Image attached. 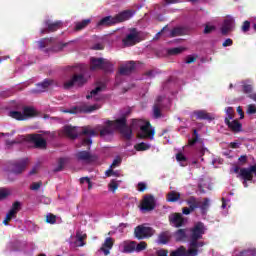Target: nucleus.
<instances>
[{
    "instance_id": "1",
    "label": "nucleus",
    "mask_w": 256,
    "mask_h": 256,
    "mask_svg": "<svg viewBox=\"0 0 256 256\" xmlns=\"http://www.w3.org/2000/svg\"><path fill=\"white\" fill-rule=\"evenodd\" d=\"M139 127V120L133 119L131 126H127V117L122 116L116 120H106L104 125L96 126L97 131H100V137H107V135H113L115 131H119L124 139H131L133 135V129Z\"/></svg>"
},
{
    "instance_id": "2",
    "label": "nucleus",
    "mask_w": 256,
    "mask_h": 256,
    "mask_svg": "<svg viewBox=\"0 0 256 256\" xmlns=\"http://www.w3.org/2000/svg\"><path fill=\"white\" fill-rule=\"evenodd\" d=\"M205 231H207V228L203 222H197L190 229L189 255H199V247L205 246V242L199 241L203 239Z\"/></svg>"
},
{
    "instance_id": "3",
    "label": "nucleus",
    "mask_w": 256,
    "mask_h": 256,
    "mask_svg": "<svg viewBox=\"0 0 256 256\" xmlns=\"http://www.w3.org/2000/svg\"><path fill=\"white\" fill-rule=\"evenodd\" d=\"M234 173H238L237 177L242 179V185L247 188L249 187L248 181H253V177H256V164L251 165L247 168H241L239 166L234 167Z\"/></svg>"
},
{
    "instance_id": "4",
    "label": "nucleus",
    "mask_w": 256,
    "mask_h": 256,
    "mask_svg": "<svg viewBox=\"0 0 256 256\" xmlns=\"http://www.w3.org/2000/svg\"><path fill=\"white\" fill-rule=\"evenodd\" d=\"M155 235V230L151 227H146L144 225H138L134 228V237L138 241H143V239H149Z\"/></svg>"
},
{
    "instance_id": "5",
    "label": "nucleus",
    "mask_w": 256,
    "mask_h": 256,
    "mask_svg": "<svg viewBox=\"0 0 256 256\" xmlns=\"http://www.w3.org/2000/svg\"><path fill=\"white\" fill-rule=\"evenodd\" d=\"M77 161L85 163L86 165H91L99 160V157L95 154H91L89 151H79L75 154Z\"/></svg>"
},
{
    "instance_id": "6",
    "label": "nucleus",
    "mask_w": 256,
    "mask_h": 256,
    "mask_svg": "<svg viewBox=\"0 0 256 256\" xmlns=\"http://www.w3.org/2000/svg\"><path fill=\"white\" fill-rule=\"evenodd\" d=\"M87 83V79L83 74H74L70 80L64 83V89H71V87H83Z\"/></svg>"
},
{
    "instance_id": "7",
    "label": "nucleus",
    "mask_w": 256,
    "mask_h": 256,
    "mask_svg": "<svg viewBox=\"0 0 256 256\" xmlns=\"http://www.w3.org/2000/svg\"><path fill=\"white\" fill-rule=\"evenodd\" d=\"M26 141L33 143L35 149H47V140L39 134H28L26 136Z\"/></svg>"
},
{
    "instance_id": "8",
    "label": "nucleus",
    "mask_w": 256,
    "mask_h": 256,
    "mask_svg": "<svg viewBox=\"0 0 256 256\" xmlns=\"http://www.w3.org/2000/svg\"><path fill=\"white\" fill-rule=\"evenodd\" d=\"M140 131V139H150V141H153L155 138V128L151 126L150 122H146V124L140 126Z\"/></svg>"
},
{
    "instance_id": "9",
    "label": "nucleus",
    "mask_w": 256,
    "mask_h": 256,
    "mask_svg": "<svg viewBox=\"0 0 256 256\" xmlns=\"http://www.w3.org/2000/svg\"><path fill=\"white\" fill-rule=\"evenodd\" d=\"M61 25H63V22L61 21H51V20H45L44 21V29L40 30L41 35H45L47 33H55V31H59L61 29Z\"/></svg>"
},
{
    "instance_id": "10",
    "label": "nucleus",
    "mask_w": 256,
    "mask_h": 256,
    "mask_svg": "<svg viewBox=\"0 0 256 256\" xmlns=\"http://www.w3.org/2000/svg\"><path fill=\"white\" fill-rule=\"evenodd\" d=\"M125 47H133L139 43V32L137 29L133 28L130 33L122 40Z\"/></svg>"
},
{
    "instance_id": "11",
    "label": "nucleus",
    "mask_w": 256,
    "mask_h": 256,
    "mask_svg": "<svg viewBox=\"0 0 256 256\" xmlns=\"http://www.w3.org/2000/svg\"><path fill=\"white\" fill-rule=\"evenodd\" d=\"M80 135H86V137H89V138H84L82 140V145L85 147L93 143V140H91V137H97V132L91 129V127L85 126L82 128V132L80 133Z\"/></svg>"
},
{
    "instance_id": "12",
    "label": "nucleus",
    "mask_w": 256,
    "mask_h": 256,
    "mask_svg": "<svg viewBox=\"0 0 256 256\" xmlns=\"http://www.w3.org/2000/svg\"><path fill=\"white\" fill-rule=\"evenodd\" d=\"M142 211H153L155 209V197L153 195H146L141 204Z\"/></svg>"
},
{
    "instance_id": "13",
    "label": "nucleus",
    "mask_w": 256,
    "mask_h": 256,
    "mask_svg": "<svg viewBox=\"0 0 256 256\" xmlns=\"http://www.w3.org/2000/svg\"><path fill=\"white\" fill-rule=\"evenodd\" d=\"M27 169V159H22L14 164H12V171L9 173H14V175H21L23 171Z\"/></svg>"
},
{
    "instance_id": "14",
    "label": "nucleus",
    "mask_w": 256,
    "mask_h": 256,
    "mask_svg": "<svg viewBox=\"0 0 256 256\" xmlns=\"http://www.w3.org/2000/svg\"><path fill=\"white\" fill-rule=\"evenodd\" d=\"M170 224L176 228L183 227L185 225V218L181 213H174L169 216Z\"/></svg>"
},
{
    "instance_id": "15",
    "label": "nucleus",
    "mask_w": 256,
    "mask_h": 256,
    "mask_svg": "<svg viewBox=\"0 0 256 256\" xmlns=\"http://www.w3.org/2000/svg\"><path fill=\"white\" fill-rule=\"evenodd\" d=\"M114 245H115V239L111 237H107L104 240V243L100 248V251H102V253H104L105 256H108L111 254V249H113Z\"/></svg>"
},
{
    "instance_id": "16",
    "label": "nucleus",
    "mask_w": 256,
    "mask_h": 256,
    "mask_svg": "<svg viewBox=\"0 0 256 256\" xmlns=\"http://www.w3.org/2000/svg\"><path fill=\"white\" fill-rule=\"evenodd\" d=\"M62 133H64L66 137H69V139H77V137H79L77 127L71 125L64 126L62 129Z\"/></svg>"
},
{
    "instance_id": "17",
    "label": "nucleus",
    "mask_w": 256,
    "mask_h": 256,
    "mask_svg": "<svg viewBox=\"0 0 256 256\" xmlns=\"http://www.w3.org/2000/svg\"><path fill=\"white\" fill-rule=\"evenodd\" d=\"M133 17V11L131 10H124L120 13H118L116 16H114V20L117 23H123V21H129Z\"/></svg>"
},
{
    "instance_id": "18",
    "label": "nucleus",
    "mask_w": 256,
    "mask_h": 256,
    "mask_svg": "<svg viewBox=\"0 0 256 256\" xmlns=\"http://www.w3.org/2000/svg\"><path fill=\"white\" fill-rule=\"evenodd\" d=\"M135 71V61H129L119 69L121 75H131Z\"/></svg>"
},
{
    "instance_id": "19",
    "label": "nucleus",
    "mask_w": 256,
    "mask_h": 256,
    "mask_svg": "<svg viewBox=\"0 0 256 256\" xmlns=\"http://www.w3.org/2000/svg\"><path fill=\"white\" fill-rule=\"evenodd\" d=\"M104 59L105 58L91 57L90 58V71H101Z\"/></svg>"
},
{
    "instance_id": "20",
    "label": "nucleus",
    "mask_w": 256,
    "mask_h": 256,
    "mask_svg": "<svg viewBox=\"0 0 256 256\" xmlns=\"http://www.w3.org/2000/svg\"><path fill=\"white\" fill-rule=\"evenodd\" d=\"M193 115L200 121H213V116L205 110H196L193 112Z\"/></svg>"
},
{
    "instance_id": "21",
    "label": "nucleus",
    "mask_w": 256,
    "mask_h": 256,
    "mask_svg": "<svg viewBox=\"0 0 256 256\" xmlns=\"http://www.w3.org/2000/svg\"><path fill=\"white\" fill-rule=\"evenodd\" d=\"M53 84L56 85L53 79H44L42 83L36 84L38 93H45Z\"/></svg>"
},
{
    "instance_id": "22",
    "label": "nucleus",
    "mask_w": 256,
    "mask_h": 256,
    "mask_svg": "<svg viewBox=\"0 0 256 256\" xmlns=\"http://www.w3.org/2000/svg\"><path fill=\"white\" fill-rule=\"evenodd\" d=\"M234 25H235V20L233 18L225 19L221 28L222 35H227V33H229V31L233 29Z\"/></svg>"
},
{
    "instance_id": "23",
    "label": "nucleus",
    "mask_w": 256,
    "mask_h": 256,
    "mask_svg": "<svg viewBox=\"0 0 256 256\" xmlns=\"http://www.w3.org/2000/svg\"><path fill=\"white\" fill-rule=\"evenodd\" d=\"M112 25H117L115 16H106L97 23L98 27H112Z\"/></svg>"
},
{
    "instance_id": "24",
    "label": "nucleus",
    "mask_w": 256,
    "mask_h": 256,
    "mask_svg": "<svg viewBox=\"0 0 256 256\" xmlns=\"http://www.w3.org/2000/svg\"><path fill=\"white\" fill-rule=\"evenodd\" d=\"M226 125L229 129H231V131H233L234 133H239V131H241V129H243V124H241V122H239V120H226Z\"/></svg>"
},
{
    "instance_id": "25",
    "label": "nucleus",
    "mask_w": 256,
    "mask_h": 256,
    "mask_svg": "<svg viewBox=\"0 0 256 256\" xmlns=\"http://www.w3.org/2000/svg\"><path fill=\"white\" fill-rule=\"evenodd\" d=\"M199 254H189V248H185V246H180L176 250L170 253V256H198Z\"/></svg>"
},
{
    "instance_id": "26",
    "label": "nucleus",
    "mask_w": 256,
    "mask_h": 256,
    "mask_svg": "<svg viewBox=\"0 0 256 256\" xmlns=\"http://www.w3.org/2000/svg\"><path fill=\"white\" fill-rule=\"evenodd\" d=\"M171 241V233L169 231L161 232L158 235L157 244L158 245H167Z\"/></svg>"
},
{
    "instance_id": "27",
    "label": "nucleus",
    "mask_w": 256,
    "mask_h": 256,
    "mask_svg": "<svg viewBox=\"0 0 256 256\" xmlns=\"http://www.w3.org/2000/svg\"><path fill=\"white\" fill-rule=\"evenodd\" d=\"M187 205L190 207L191 210L195 211V209H199V205H201V201L197 199L195 196H190L186 200Z\"/></svg>"
},
{
    "instance_id": "28",
    "label": "nucleus",
    "mask_w": 256,
    "mask_h": 256,
    "mask_svg": "<svg viewBox=\"0 0 256 256\" xmlns=\"http://www.w3.org/2000/svg\"><path fill=\"white\" fill-rule=\"evenodd\" d=\"M100 71H104V73H113V71H115L114 65L111 63V61L104 58Z\"/></svg>"
},
{
    "instance_id": "29",
    "label": "nucleus",
    "mask_w": 256,
    "mask_h": 256,
    "mask_svg": "<svg viewBox=\"0 0 256 256\" xmlns=\"http://www.w3.org/2000/svg\"><path fill=\"white\" fill-rule=\"evenodd\" d=\"M122 253H135V241L124 242Z\"/></svg>"
},
{
    "instance_id": "30",
    "label": "nucleus",
    "mask_w": 256,
    "mask_h": 256,
    "mask_svg": "<svg viewBox=\"0 0 256 256\" xmlns=\"http://www.w3.org/2000/svg\"><path fill=\"white\" fill-rule=\"evenodd\" d=\"M179 199H181V193L171 191L167 194V201L169 203H177Z\"/></svg>"
},
{
    "instance_id": "31",
    "label": "nucleus",
    "mask_w": 256,
    "mask_h": 256,
    "mask_svg": "<svg viewBox=\"0 0 256 256\" xmlns=\"http://www.w3.org/2000/svg\"><path fill=\"white\" fill-rule=\"evenodd\" d=\"M85 239H87V234L80 232L76 233V245L77 247H85Z\"/></svg>"
},
{
    "instance_id": "32",
    "label": "nucleus",
    "mask_w": 256,
    "mask_h": 256,
    "mask_svg": "<svg viewBox=\"0 0 256 256\" xmlns=\"http://www.w3.org/2000/svg\"><path fill=\"white\" fill-rule=\"evenodd\" d=\"M186 30L183 27H175L170 32V37H181L185 35Z\"/></svg>"
},
{
    "instance_id": "33",
    "label": "nucleus",
    "mask_w": 256,
    "mask_h": 256,
    "mask_svg": "<svg viewBox=\"0 0 256 256\" xmlns=\"http://www.w3.org/2000/svg\"><path fill=\"white\" fill-rule=\"evenodd\" d=\"M51 43H55V38H42L40 41H38L40 49H45V47H49Z\"/></svg>"
},
{
    "instance_id": "34",
    "label": "nucleus",
    "mask_w": 256,
    "mask_h": 256,
    "mask_svg": "<svg viewBox=\"0 0 256 256\" xmlns=\"http://www.w3.org/2000/svg\"><path fill=\"white\" fill-rule=\"evenodd\" d=\"M91 23V19H84L81 22H76L75 31H83Z\"/></svg>"
},
{
    "instance_id": "35",
    "label": "nucleus",
    "mask_w": 256,
    "mask_h": 256,
    "mask_svg": "<svg viewBox=\"0 0 256 256\" xmlns=\"http://www.w3.org/2000/svg\"><path fill=\"white\" fill-rule=\"evenodd\" d=\"M198 209H200L202 215H207V211L209 210V198H204L203 202H200Z\"/></svg>"
},
{
    "instance_id": "36",
    "label": "nucleus",
    "mask_w": 256,
    "mask_h": 256,
    "mask_svg": "<svg viewBox=\"0 0 256 256\" xmlns=\"http://www.w3.org/2000/svg\"><path fill=\"white\" fill-rule=\"evenodd\" d=\"M174 237L176 241H185V239H187V232L185 231V229H178L175 232Z\"/></svg>"
},
{
    "instance_id": "37",
    "label": "nucleus",
    "mask_w": 256,
    "mask_h": 256,
    "mask_svg": "<svg viewBox=\"0 0 256 256\" xmlns=\"http://www.w3.org/2000/svg\"><path fill=\"white\" fill-rule=\"evenodd\" d=\"M22 114L24 115V119H25L26 117H35L36 112L33 107L26 106L23 108Z\"/></svg>"
},
{
    "instance_id": "38",
    "label": "nucleus",
    "mask_w": 256,
    "mask_h": 256,
    "mask_svg": "<svg viewBox=\"0 0 256 256\" xmlns=\"http://www.w3.org/2000/svg\"><path fill=\"white\" fill-rule=\"evenodd\" d=\"M162 108L163 106H160V104H154L153 106L154 119H161V117H163V114L161 113Z\"/></svg>"
},
{
    "instance_id": "39",
    "label": "nucleus",
    "mask_w": 256,
    "mask_h": 256,
    "mask_svg": "<svg viewBox=\"0 0 256 256\" xmlns=\"http://www.w3.org/2000/svg\"><path fill=\"white\" fill-rule=\"evenodd\" d=\"M10 117L17 121H25V115H23L21 111H10Z\"/></svg>"
},
{
    "instance_id": "40",
    "label": "nucleus",
    "mask_w": 256,
    "mask_h": 256,
    "mask_svg": "<svg viewBox=\"0 0 256 256\" xmlns=\"http://www.w3.org/2000/svg\"><path fill=\"white\" fill-rule=\"evenodd\" d=\"M237 256H256V248H250L240 251Z\"/></svg>"
},
{
    "instance_id": "41",
    "label": "nucleus",
    "mask_w": 256,
    "mask_h": 256,
    "mask_svg": "<svg viewBox=\"0 0 256 256\" xmlns=\"http://www.w3.org/2000/svg\"><path fill=\"white\" fill-rule=\"evenodd\" d=\"M147 249V242L141 241L140 243H137L135 241V252L136 253H141V251H145Z\"/></svg>"
},
{
    "instance_id": "42",
    "label": "nucleus",
    "mask_w": 256,
    "mask_h": 256,
    "mask_svg": "<svg viewBox=\"0 0 256 256\" xmlns=\"http://www.w3.org/2000/svg\"><path fill=\"white\" fill-rule=\"evenodd\" d=\"M134 149H136V151H147L149 149H151V145L145 143V142H141L138 143L134 146Z\"/></svg>"
},
{
    "instance_id": "43",
    "label": "nucleus",
    "mask_w": 256,
    "mask_h": 256,
    "mask_svg": "<svg viewBox=\"0 0 256 256\" xmlns=\"http://www.w3.org/2000/svg\"><path fill=\"white\" fill-rule=\"evenodd\" d=\"M227 117L225 118L224 122L227 123V121H231L233 117H235V110L233 107H227L225 109Z\"/></svg>"
},
{
    "instance_id": "44",
    "label": "nucleus",
    "mask_w": 256,
    "mask_h": 256,
    "mask_svg": "<svg viewBox=\"0 0 256 256\" xmlns=\"http://www.w3.org/2000/svg\"><path fill=\"white\" fill-rule=\"evenodd\" d=\"M12 219H17V215L13 212H10V210L8 211V213L6 214V217L3 221V225H9V222L12 220Z\"/></svg>"
},
{
    "instance_id": "45",
    "label": "nucleus",
    "mask_w": 256,
    "mask_h": 256,
    "mask_svg": "<svg viewBox=\"0 0 256 256\" xmlns=\"http://www.w3.org/2000/svg\"><path fill=\"white\" fill-rule=\"evenodd\" d=\"M93 111H97V106L92 105V106H81L80 107L81 113H93Z\"/></svg>"
},
{
    "instance_id": "46",
    "label": "nucleus",
    "mask_w": 256,
    "mask_h": 256,
    "mask_svg": "<svg viewBox=\"0 0 256 256\" xmlns=\"http://www.w3.org/2000/svg\"><path fill=\"white\" fill-rule=\"evenodd\" d=\"M104 86H98L95 89L91 90L90 94H88L86 96V99H91L93 97H95V95H97L98 93H101V91H103Z\"/></svg>"
},
{
    "instance_id": "47",
    "label": "nucleus",
    "mask_w": 256,
    "mask_h": 256,
    "mask_svg": "<svg viewBox=\"0 0 256 256\" xmlns=\"http://www.w3.org/2000/svg\"><path fill=\"white\" fill-rule=\"evenodd\" d=\"M9 211L13 212L14 215H17V213H19V211H21V202H19V201L14 202Z\"/></svg>"
},
{
    "instance_id": "48",
    "label": "nucleus",
    "mask_w": 256,
    "mask_h": 256,
    "mask_svg": "<svg viewBox=\"0 0 256 256\" xmlns=\"http://www.w3.org/2000/svg\"><path fill=\"white\" fill-rule=\"evenodd\" d=\"M46 223H49L50 225H55L57 223V216L52 213L47 214Z\"/></svg>"
},
{
    "instance_id": "49",
    "label": "nucleus",
    "mask_w": 256,
    "mask_h": 256,
    "mask_svg": "<svg viewBox=\"0 0 256 256\" xmlns=\"http://www.w3.org/2000/svg\"><path fill=\"white\" fill-rule=\"evenodd\" d=\"M9 195H11V190L7 188L0 189V201H3V199H7Z\"/></svg>"
},
{
    "instance_id": "50",
    "label": "nucleus",
    "mask_w": 256,
    "mask_h": 256,
    "mask_svg": "<svg viewBox=\"0 0 256 256\" xmlns=\"http://www.w3.org/2000/svg\"><path fill=\"white\" fill-rule=\"evenodd\" d=\"M65 167V158H60L58 160V166L54 169V173H59V171H63Z\"/></svg>"
},
{
    "instance_id": "51",
    "label": "nucleus",
    "mask_w": 256,
    "mask_h": 256,
    "mask_svg": "<svg viewBox=\"0 0 256 256\" xmlns=\"http://www.w3.org/2000/svg\"><path fill=\"white\" fill-rule=\"evenodd\" d=\"M242 91L246 94L253 93V84L244 83L242 85Z\"/></svg>"
},
{
    "instance_id": "52",
    "label": "nucleus",
    "mask_w": 256,
    "mask_h": 256,
    "mask_svg": "<svg viewBox=\"0 0 256 256\" xmlns=\"http://www.w3.org/2000/svg\"><path fill=\"white\" fill-rule=\"evenodd\" d=\"M183 51H185V49L181 47L172 48L168 50V55H179L180 53H183Z\"/></svg>"
},
{
    "instance_id": "53",
    "label": "nucleus",
    "mask_w": 256,
    "mask_h": 256,
    "mask_svg": "<svg viewBox=\"0 0 256 256\" xmlns=\"http://www.w3.org/2000/svg\"><path fill=\"white\" fill-rule=\"evenodd\" d=\"M108 187L110 191H113V193H115V191L119 189V184L117 183V181L111 180L110 183L108 184Z\"/></svg>"
},
{
    "instance_id": "54",
    "label": "nucleus",
    "mask_w": 256,
    "mask_h": 256,
    "mask_svg": "<svg viewBox=\"0 0 256 256\" xmlns=\"http://www.w3.org/2000/svg\"><path fill=\"white\" fill-rule=\"evenodd\" d=\"M43 185V182L39 181V182H34L32 183V185L30 186L31 191H39V189H41Z\"/></svg>"
},
{
    "instance_id": "55",
    "label": "nucleus",
    "mask_w": 256,
    "mask_h": 256,
    "mask_svg": "<svg viewBox=\"0 0 256 256\" xmlns=\"http://www.w3.org/2000/svg\"><path fill=\"white\" fill-rule=\"evenodd\" d=\"M241 29L243 33H247L251 29V22H249L248 20L244 21Z\"/></svg>"
},
{
    "instance_id": "56",
    "label": "nucleus",
    "mask_w": 256,
    "mask_h": 256,
    "mask_svg": "<svg viewBox=\"0 0 256 256\" xmlns=\"http://www.w3.org/2000/svg\"><path fill=\"white\" fill-rule=\"evenodd\" d=\"M176 160L179 162V163H187V157H185L183 155V153L179 152L176 154Z\"/></svg>"
},
{
    "instance_id": "57",
    "label": "nucleus",
    "mask_w": 256,
    "mask_h": 256,
    "mask_svg": "<svg viewBox=\"0 0 256 256\" xmlns=\"http://www.w3.org/2000/svg\"><path fill=\"white\" fill-rule=\"evenodd\" d=\"M248 115H255L256 113V106L254 104L248 105V109L246 111Z\"/></svg>"
},
{
    "instance_id": "58",
    "label": "nucleus",
    "mask_w": 256,
    "mask_h": 256,
    "mask_svg": "<svg viewBox=\"0 0 256 256\" xmlns=\"http://www.w3.org/2000/svg\"><path fill=\"white\" fill-rule=\"evenodd\" d=\"M212 31H215V26L206 25L204 28L205 35H209Z\"/></svg>"
},
{
    "instance_id": "59",
    "label": "nucleus",
    "mask_w": 256,
    "mask_h": 256,
    "mask_svg": "<svg viewBox=\"0 0 256 256\" xmlns=\"http://www.w3.org/2000/svg\"><path fill=\"white\" fill-rule=\"evenodd\" d=\"M157 256H168L169 255V250L165 249H160L156 252Z\"/></svg>"
},
{
    "instance_id": "60",
    "label": "nucleus",
    "mask_w": 256,
    "mask_h": 256,
    "mask_svg": "<svg viewBox=\"0 0 256 256\" xmlns=\"http://www.w3.org/2000/svg\"><path fill=\"white\" fill-rule=\"evenodd\" d=\"M106 177H112V175H114V177H117V172L113 171V168L108 169L105 172Z\"/></svg>"
},
{
    "instance_id": "61",
    "label": "nucleus",
    "mask_w": 256,
    "mask_h": 256,
    "mask_svg": "<svg viewBox=\"0 0 256 256\" xmlns=\"http://www.w3.org/2000/svg\"><path fill=\"white\" fill-rule=\"evenodd\" d=\"M118 165H121V158L114 159L110 168L113 169V168L117 167Z\"/></svg>"
},
{
    "instance_id": "62",
    "label": "nucleus",
    "mask_w": 256,
    "mask_h": 256,
    "mask_svg": "<svg viewBox=\"0 0 256 256\" xmlns=\"http://www.w3.org/2000/svg\"><path fill=\"white\" fill-rule=\"evenodd\" d=\"M231 45H233V40L231 38H227L223 42L222 47H231Z\"/></svg>"
},
{
    "instance_id": "63",
    "label": "nucleus",
    "mask_w": 256,
    "mask_h": 256,
    "mask_svg": "<svg viewBox=\"0 0 256 256\" xmlns=\"http://www.w3.org/2000/svg\"><path fill=\"white\" fill-rule=\"evenodd\" d=\"M240 165H245L247 163V155H242L238 158Z\"/></svg>"
},
{
    "instance_id": "64",
    "label": "nucleus",
    "mask_w": 256,
    "mask_h": 256,
    "mask_svg": "<svg viewBox=\"0 0 256 256\" xmlns=\"http://www.w3.org/2000/svg\"><path fill=\"white\" fill-rule=\"evenodd\" d=\"M194 210H191L190 207H184L182 208V213L183 215H191V213H193Z\"/></svg>"
}]
</instances>
